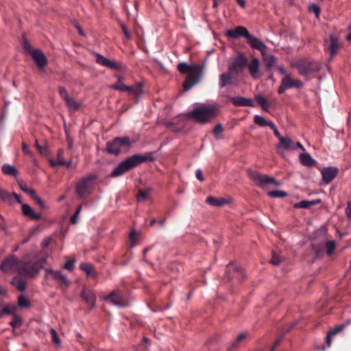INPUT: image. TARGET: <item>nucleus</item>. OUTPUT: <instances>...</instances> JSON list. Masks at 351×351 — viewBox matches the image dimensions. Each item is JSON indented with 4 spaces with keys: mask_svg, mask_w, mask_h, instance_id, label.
Instances as JSON below:
<instances>
[{
    "mask_svg": "<svg viewBox=\"0 0 351 351\" xmlns=\"http://www.w3.org/2000/svg\"><path fill=\"white\" fill-rule=\"evenodd\" d=\"M205 66V62L198 65H189L185 62H181L178 64L177 69L180 73L188 74L183 83L184 91H188L200 81Z\"/></svg>",
    "mask_w": 351,
    "mask_h": 351,
    "instance_id": "obj_1",
    "label": "nucleus"
},
{
    "mask_svg": "<svg viewBox=\"0 0 351 351\" xmlns=\"http://www.w3.org/2000/svg\"><path fill=\"white\" fill-rule=\"evenodd\" d=\"M154 160L155 158L152 152H147L143 155H133L119 163L110 175L112 177L120 176L143 162H152Z\"/></svg>",
    "mask_w": 351,
    "mask_h": 351,
    "instance_id": "obj_2",
    "label": "nucleus"
},
{
    "mask_svg": "<svg viewBox=\"0 0 351 351\" xmlns=\"http://www.w3.org/2000/svg\"><path fill=\"white\" fill-rule=\"evenodd\" d=\"M29 254H26L21 260L19 276L27 278H35L44 267L46 258L29 259Z\"/></svg>",
    "mask_w": 351,
    "mask_h": 351,
    "instance_id": "obj_3",
    "label": "nucleus"
},
{
    "mask_svg": "<svg viewBox=\"0 0 351 351\" xmlns=\"http://www.w3.org/2000/svg\"><path fill=\"white\" fill-rule=\"evenodd\" d=\"M218 113V110L211 106L202 104L187 113L186 117L199 123L205 124L214 119Z\"/></svg>",
    "mask_w": 351,
    "mask_h": 351,
    "instance_id": "obj_4",
    "label": "nucleus"
},
{
    "mask_svg": "<svg viewBox=\"0 0 351 351\" xmlns=\"http://www.w3.org/2000/svg\"><path fill=\"white\" fill-rule=\"evenodd\" d=\"M131 145L132 141L128 136L116 137L106 143V150L109 154L117 156L122 150L128 149Z\"/></svg>",
    "mask_w": 351,
    "mask_h": 351,
    "instance_id": "obj_5",
    "label": "nucleus"
},
{
    "mask_svg": "<svg viewBox=\"0 0 351 351\" xmlns=\"http://www.w3.org/2000/svg\"><path fill=\"white\" fill-rule=\"evenodd\" d=\"M293 66L298 70L301 75L305 77L318 72L321 69V64L319 62L309 60H301L295 62Z\"/></svg>",
    "mask_w": 351,
    "mask_h": 351,
    "instance_id": "obj_6",
    "label": "nucleus"
},
{
    "mask_svg": "<svg viewBox=\"0 0 351 351\" xmlns=\"http://www.w3.org/2000/svg\"><path fill=\"white\" fill-rule=\"evenodd\" d=\"M247 175L257 186L261 188H264L268 184L279 185V182L274 177L262 174L256 171L248 169Z\"/></svg>",
    "mask_w": 351,
    "mask_h": 351,
    "instance_id": "obj_7",
    "label": "nucleus"
},
{
    "mask_svg": "<svg viewBox=\"0 0 351 351\" xmlns=\"http://www.w3.org/2000/svg\"><path fill=\"white\" fill-rule=\"evenodd\" d=\"M21 260L18 259L14 255H10L4 258L2 261L0 269L4 273L20 274Z\"/></svg>",
    "mask_w": 351,
    "mask_h": 351,
    "instance_id": "obj_8",
    "label": "nucleus"
},
{
    "mask_svg": "<svg viewBox=\"0 0 351 351\" xmlns=\"http://www.w3.org/2000/svg\"><path fill=\"white\" fill-rule=\"evenodd\" d=\"M112 88L119 90L128 92L130 95H134L135 97H138L143 93V85L141 83H138L134 86H126L123 84L121 77H119V80L117 84L112 86Z\"/></svg>",
    "mask_w": 351,
    "mask_h": 351,
    "instance_id": "obj_9",
    "label": "nucleus"
},
{
    "mask_svg": "<svg viewBox=\"0 0 351 351\" xmlns=\"http://www.w3.org/2000/svg\"><path fill=\"white\" fill-rule=\"evenodd\" d=\"M97 176L89 175L87 177L82 178L76 185V193L81 198L86 197L89 193V190L96 180Z\"/></svg>",
    "mask_w": 351,
    "mask_h": 351,
    "instance_id": "obj_10",
    "label": "nucleus"
},
{
    "mask_svg": "<svg viewBox=\"0 0 351 351\" xmlns=\"http://www.w3.org/2000/svg\"><path fill=\"white\" fill-rule=\"evenodd\" d=\"M304 84L299 80H293L290 75H287L281 80L280 86L278 89L279 94H282L286 90L291 88H302Z\"/></svg>",
    "mask_w": 351,
    "mask_h": 351,
    "instance_id": "obj_11",
    "label": "nucleus"
},
{
    "mask_svg": "<svg viewBox=\"0 0 351 351\" xmlns=\"http://www.w3.org/2000/svg\"><path fill=\"white\" fill-rule=\"evenodd\" d=\"M247 64V58L243 54L240 53L234 58L233 62L229 66L228 71L238 76L242 73Z\"/></svg>",
    "mask_w": 351,
    "mask_h": 351,
    "instance_id": "obj_12",
    "label": "nucleus"
},
{
    "mask_svg": "<svg viewBox=\"0 0 351 351\" xmlns=\"http://www.w3.org/2000/svg\"><path fill=\"white\" fill-rule=\"evenodd\" d=\"M340 47L339 38L333 35H330L329 40H325V49L330 53L329 61L333 60Z\"/></svg>",
    "mask_w": 351,
    "mask_h": 351,
    "instance_id": "obj_13",
    "label": "nucleus"
},
{
    "mask_svg": "<svg viewBox=\"0 0 351 351\" xmlns=\"http://www.w3.org/2000/svg\"><path fill=\"white\" fill-rule=\"evenodd\" d=\"M96 58L97 63L108 69L119 71L125 69V66H123L121 63L117 61L110 60L101 54L97 53Z\"/></svg>",
    "mask_w": 351,
    "mask_h": 351,
    "instance_id": "obj_14",
    "label": "nucleus"
},
{
    "mask_svg": "<svg viewBox=\"0 0 351 351\" xmlns=\"http://www.w3.org/2000/svg\"><path fill=\"white\" fill-rule=\"evenodd\" d=\"M244 274L241 267L233 266L231 264L228 265L224 278L230 280H235L241 281L244 278Z\"/></svg>",
    "mask_w": 351,
    "mask_h": 351,
    "instance_id": "obj_15",
    "label": "nucleus"
},
{
    "mask_svg": "<svg viewBox=\"0 0 351 351\" xmlns=\"http://www.w3.org/2000/svg\"><path fill=\"white\" fill-rule=\"evenodd\" d=\"M45 278H53L56 280L61 287L64 286L65 287H67L70 284V281L67 278L59 271L47 269H46Z\"/></svg>",
    "mask_w": 351,
    "mask_h": 351,
    "instance_id": "obj_16",
    "label": "nucleus"
},
{
    "mask_svg": "<svg viewBox=\"0 0 351 351\" xmlns=\"http://www.w3.org/2000/svg\"><path fill=\"white\" fill-rule=\"evenodd\" d=\"M339 169L335 167H328L321 169L322 180L325 184H329L337 176Z\"/></svg>",
    "mask_w": 351,
    "mask_h": 351,
    "instance_id": "obj_17",
    "label": "nucleus"
},
{
    "mask_svg": "<svg viewBox=\"0 0 351 351\" xmlns=\"http://www.w3.org/2000/svg\"><path fill=\"white\" fill-rule=\"evenodd\" d=\"M105 300L118 306L124 307L128 305L123 295L117 291H112L108 295L105 297Z\"/></svg>",
    "mask_w": 351,
    "mask_h": 351,
    "instance_id": "obj_18",
    "label": "nucleus"
},
{
    "mask_svg": "<svg viewBox=\"0 0 351 351\" xmlns=\"http://www.w3.org/2000/svg\"><path fill=\"white\" fill-rule=\"evenodd\" d=\"M249 34L247 29L243 26H238L234 29L228 30L226 33V36L231 38L243 37L247 39Z\"/></svg>",
    "mask_w": 351,
    "mask_h": 351,
    "instance_id": "obj_19",
    "label": "nucleus"
},
{
    "mask_svg": "<svg viewBox=\"0 0 351 351\" xmlns=\"http://www.w3.org/2000/svg\"><path fill=\"white\" fill-rule=\"evenodd\" d=\"M246 40L247 43L250 45V46L252 48L259 50L261 53H264L266 51V45L259 38L250 34L249 36H247Z\"/></svg>",
    "mask_w": 351,
    "mask_h": 351,
    "instance_id": "obj_20",
    "label": "nucleus"
},
{
    "mask_svg": "<svg viewBox=\"0 0 351 351\" xmlns=\"http://www.w3.org/2000/svg\"><path fill=\"white\" fill-rule=\"evenodd\" d=\"M39 69H43L48 63L47 58L40 49H36L31 56Z\"/></svg>",
    "mask_w": 351,
    "mask_h": 351,
    "instance_id": "obj_21",
    "label": "nucleus"
},
{
    "mask_svg": "<svg viewBox=\"0 0 351 351\" xmlns=\"http://www.w3.org/2000/svg\"><path fill=\"white\" fill-rule=\"evenodd\" d=\"M80 295L90 308L95 306L96 295L93 290L84 289L82 291Z\"/></svg>",
    "mask_w": 351,
    "mask_h": 351,
    "instance_id": "obj_22",
    "label": "nucleus"
},
{
    "mask_svg": "<svg viewBox=\"0 0 351 351\" xmlns=\"http://www.w3.org/2000/svg\"><path fill=\"white\" fill-rule=\"evenodd\" d=\"M231 102L235 106H250L254 107L255 104L252 99L243 97H234L231 99Z\"/></svg>",
    "mask_w": 351,
    "mask_h": 351,
    "instance_id": "obj_23",
    "label": "nucleus"
},
{
    "mask_svg": "<svg viewBox=\"0 0 351 351\" xmlns=\"http://www.w3.org/2000/svg\"><path fill=\"white\" fill-rule=\"evenodd\" d=\"M24 276H21L18 274V276H15L12 279V285L14 286L16 289L19 291H24L26 289V281L23 278Z\"/></svg>",
    "mask_w": 351,
    "mask_h": 351,
    "instance_id": "obj_24",
    "label": "nucleus"
},
{
    "mask_svg": "<svg viewBox=\"0 0 351 351\" xmlns=\"http://www.w3.org/2000/svg\"><path fill=\"white\" fill-rule=\"evenodd\" d=\"M259 61L256 58L252 59L248 65V69L251 76L254 79H258L261 75L258 73Z\"/></svg>",
    "mask_w": 351,
    "mask_h": 351,
    "instance_id": "obj_25",
    "label": "nucleus"
},
{
    "mask_svg": "<svg viewBox=\"0 0 351 351\" xmlns=\"http://www.w3.org/2000/svg\"><path fill=\"white\" fill-rule=\"evenodd\" d=\"M22 211L25 216L28 217L32 219L39 220L42 218L41 215L35 213L32 208L28 204H23Z\"/></svg>",
    "mask_w": 351,
    "mask_h": 351,
    "instance_id": "obj_26",
    "label": "nucleus"
},
{
    "mask_svg": "<svg viewBox=\"0 0 351 351\" xmlns=\"http://www.w3.org/2000/svg\"><path fill=\"white\" fill-rule=\"evenodd\" d=\"M80 268L86 274L88 277L96 278L97 276V272L91 263H83L80 265Z\"/></svg>",
    "mask_w": 351,
    "mask_h": 351,
    "instance_id": "obj_27",
    "label": "nucleus"
},
{
    "mask_svg": "<svg viewBox=\"0 0 351 351\" xmlns=\"http://www.w3.org/2000/svg\"><path fill=\"white\" fill-rule=\"evenodd\" d=\"M233 73L230 71L226 73H223L219 75V86L221 88H224L228 84H232V79L233 77Z\"/></svg>",
    "mask_w": 351,
    "mask_h": 351,
    "instance_id": "obj_28",
    "label": "nucleus"
},
{
    "mask_svg": "<svg viewBox=\"0 0 351 351\" xmlns=\"http://www.w3.org/2000/svg\"><path fill=\"white\" fill-rule=\"evenodd\" d=\"M300 161L304 166L311 167L317 164V162L308 153H303L300 155Z\"/></svg>",
    "mask_w": 351,
    "mask_h": 351,
    "instance_id": "obj_29",
    "label": "nucleus"
},
{
    "mask_svg": "<svg viewBox=\"0 0 351 351\" xmlns=\"http://www.w3.org/2000/svg\"><path fill=\"white\" fill-rule=\"evenodd\" d=\"M261 53L263 58L265 69L267 71H270L276 62V58L272 55L266 54L265 52Z\"/></svg>",
    "mask_w": 351,
    "mask_h": 351,
    "instance_id": "obj_30",
    "label": "nucleus"
},
{
    "mask_svg": "<svg viewBox=\"0 0 351 351\" xmlns=\"http://www.w3.org/2000/svg\"><path fill=\"white\" fill-rule=\"evenodd\" d=\"M278 147H282L286 150L296 149V147H295L294 143L292 141V140L289 137L285 136L280 138Z\"/></svg>",
    "mask_w": 351,
    "mask_h": 351,
    "instance_id": "obj_31",
    "label": "nucleus"
},
{
    "mask_svg": "<svg viewBox=\"0 0 351 351\" xmlns=\"http://www.w3.org/2000/svg\"><path fill=\"white\" fill-rule=\"evenodd\" d=\"M206 202L213 206L215 207H221L226 204H227V201L223 198H217L213 196H209L206 198Z\"/></svg>",
    "mask_w": 351,
    "mask_h": 351,
    "instance_id": "obj_32",
    "label": "nucleus"
},
{
    "mask_svg": "<svg viewBox=\"0 0 351 351\" xmlns=\"http://www.w3.org/2000/svg\"><path fill=\"white\" fill-rule=\"evenodd\" d=\"M321 202L320 199H315L312 201L303 200L294 205L296 208H308L312 206L318 204Z\"/></svg>",
    "mask_w": 351,
    "mask_h": 351,
    "instance_id": "obj_33",
    "label": "nucleus"
},
{
    "mask_svg": "<svg viewBox=\"0 0 351 351\" xmlns=\"http://www.w3.org/2000/svg\"><path fill=\"white\" fill-rule=\"evenodd\" d=\"M346 327V324H341L339 326H337L333 329L330 330L327 335L326 337V342L328 344V346H330L331 345V337L338 334L341 331L343 330V329Z\"/></svg>",
    "mask_w": 351,
    "mask_h": 351,
    "instance_id": "obj_34",
    "label": "nucleus"
},
{
    "mask_svg": "<svg viewBox=\"0 0 351 351\" xmlns=\"http://www.w3.org/2000/svg\"><path fill=\"white\" fill-rule=\"evenodd\" d=\"M2 172L8 176H12L16 177L18 175L17 169L12 165L5 164L1 167Z\"/></svg>",
    "mask_w": 351,
    "mask_h": 351,
    "instance_id": "obj_35",
    "label": "nucleus"
},
{
    "mask_svg": "<svg viewBox=\"0 0 351 351\" xmlns=\"http://www.w3.org/2000/svg\"><path fill=\"white\" fill-rule=\"evenodd\" d=\"M254 122L261 127H272L273 122L265 120V119L260 115H255L254 117Z\"/></svg>",
    "mask_w": 351,
    "mask_h": 351,
    "instance_id": "obj_36",
    "label": "nucleus"
},
{
    "mask_svg": "<svg viewBox=\"0 0 351 351\" xmlns=\"http://www.w3.org/2000/svg\"><path fill=\"white\" fill-rule=\"evenodd\" d=\"M247 337H248V333L247 332H242V333L239 334L237 337V338L231 343V346H230L231 348L232 349H237L239 346V344L243 341L246 339Z\"/></svg>",
    "mask_w": 351,
    "mask_h": 351,
    "instance_id": "obj_37",
    "label": "nucleus"
},
{
    "mask_svg": "<svg viewBox=\"0 0 351 351\" xmlns=\"http://www.w3.org/2000/svg\"><path fill=\"white\" fill-rule=\"evenodd\" d=\"M149 193L150 189H139L136 195L137 201L139 202L146 201L149 198Z\"/></svg>",
    "mask_w": 351,
    "mask_h": 351,
    "instance_id": "obj_38",
    "label": "nucleus"
},
{
    "mask_svg": "<svg viewBox=\"0 0 351 351\" xmlns=\"http://www.w3.org/2000/svg\"><path fill=\"white\" fill-rule=\"evenodd\" d=\"M255 99L257 103L261 106L262 109L266 112L269 111L268 108V101L263 96L258 95L255 97Z\"/></svg>",
    "mask_w": 351,
    "mask_h": 351,
    "instance_id": "obj_39",
    "label": "nucleus"
},
{
    "mask_svg": "<svg viewBox=\"0 0 351 351\" xmlns=\"http://www.w3.org/2000/svg\"><path fill=\"white\" fill-rule=\"evenodd\" d=\"M66 106L71 110H75L80 108V103L75 101L73 99L69 97L66 100H65Z\"/></svg>",
    "mask_w": 351,
    "mask_h": 351,
    "instance_id": "obj_40",
    "label": "nucleus"
},
{
    "mask_svg": "<svg viewBox=\"0 0 351 351\" xmlns=\"http://www.w3.org/2000/svg\"><path fill=\"white\" fill-rule=\"evenodd\" d=\"M18 304L22 308H28L30 306V302L28 299L23 295H20L18 298Z\"/></svg>",
    "mask_w": 351,
    "mask_h": 351,
    "instance_id": "obj_41",
    "label": "nucleus"
},
{
    "mask_svg": "<svg viewBox=\"0 0 351 351\" xmlns=\"http://www.w3.org/2000/svg\"><path fill=\"white\" fill-rule=\"evenodd\" d=\"M20 189L27 193L31 198L34 197L36 193L33 189H29L25 184H23L22 182H19Z\"/></svg>",
    "mask_w": 351,
    "mask_h": 351,
    "instance_id": "obj_42",
    "label": "nucleus"
},
{
    "mask_svg": "<svg viewBox=\"0 0 351 351\" xmlns=\"http://www.w3.org/2000/svg\"><path fill=\"white\" fill-rule=\"evenodd\" d=\"M268 195L271 197L283 198L287 196V193L282 191H271L268 192Z\"/></svg>",
    "mask_w": 351,
    "mask_h": 351,
    "instance_id": "obj_43",
    "label": "nucleus"
},
{
    "mask_svg": "<svg viewBox=\"0 0 351 351\" xmlns=\"http://www.w3.org/2000/svg\"><path fill=\"white\" fill-rule=\"evenodd\" d=\"M326 253L328 256H330L333 254L334 250L335 249V243L334 241H328L326 245Z\"/></svg>",
    "mask_w": 351,
    "mask_h": 351,
    "instance_id": "obj_44",
    "label": "nucleus"
},
{
    "mask_svg": "<svg viewBox=\"0 0 351 351\" xmlns=\"http://www.w3.org/2000/svg\"><path fill=\"white\" fill-rule=\"evenodd\" d=\"M13 316L12 320L10 322V325L14 328H17L21 326L22 323L21 318L16 313Z\"/></svg>",
    "mask_w": 351,
    "mask_h": 351,
    "instance_id": "obj_45",
    "label": "nucleus"
},
{
    "mask_svg": "<svg viewBox=\"0 0 351 351\" xmlns=\"http://www.w3.org/2000/svg\"><path fill=\"white\" fill-rule=\"evenodd\" d=\"M23 48L26 53L31 56L32 55V52L36 50L32 49L31 44L26 39H24L23 41Z\"/></svg>",
    "mask_w": 351,
    "mask_h": 351,
    "instance_id": "obj_46",
    "label": "nucleus"
},
{
    "mask_svg": "<svg viewBox=\"0 0 351 351\" xmlns=\"http://www.w3.org/2000/svg\"><path fill=\"white\" fill-rule=\"evenodd\" d=\"M282 262V258L278 255L276 252H273L272 258L270 263L274 265H278Z\"/></svg>",
    "mask_w": 351,
    "mask_h": 351,
    "instance_id": "obj_47",
    "label": "nucleus"
},
{
    "mask_svg": "<svg viewBox=\"0 0 351 351\" xmlns=\"http://www.w3.org/2000/svg\"><path fill=\"white\" fill-rule=\"evenodd\" d=\"M50 333H51V340H52V341L53 343H56V344H59L60 343V339L58 337V333L56 331V330L53 329V328H51L50 329Z\"/></svg>",
    "mask_w": 351,
    "mask_h": 351,
    "instance_id": "obj_48",
    "label": "nucleus"
},
{
    "mask_svg": "<svg viewBox=\"0 0 351 351\" xmlns=\"http://www.w3.org/2000/svg\"><path fill=\"white\" fill-rule=\"evenodd\" d=\"M308 9L310 12L315 13L317 17L319 16L321 10L317 4L311 5Z\"/></svg>",
    "mask_w": 351,
    "mask_h": 351,
    "instance_id": "obj_49",
    "label": "nucleus"
},
{
    "mask_svg": "<svg viewBox=\"0 0 351 351\" xmlns=\"http://www.w3.org/2000/svg\"><path fill=\"white\" fill-rule=\"evenodd\" d=\"M224 129L221 124H217L213 129L214 135L218 138V135L223 132Z\"/></svg>",
    "mask_w": 351,
    "mask_h": 351,
    "instance_id": "obj_50",
    "label": "nucleus"
},
{
    "mask_svg": "<svg viewBox=\"0 0 351 351\" xmlns=\"http://www.w3.org/2000/svg\"><path fill=\"white\" fill-rule=\"evenodd\" d=\"M58 92H59L60 96L62 97V99L64 101L66 100L69 97L68 93L64 87L59 86Z\"/></svg>",
    "mask_w": 351,
    "mask_h": 351,
    "instance_id": "obj_51",
    "label": "nucleus"
},
{
    "mask_svg": "<svg viewBox=\"0 0 351 351\" xmlns=\"http://www.w3.org/2000/svg\"><path fill=\"white\" fill-rule=\"evenodd\" d=\"M0 197L3 201H8L10 199L11 195L8 191L0 189Z\"/></svg>",
    "mask_w": 351,
    "mask_h": 351,
    "instance_id": "obj_52",
    "label": "nucleus"
},
{
    "mask_svg": "<svg viewBox=\"0 0 351 351\" xmlns=\"http://www.w3.org/2000/svg\"><path fill=\"white\" fill-rule=\"evenodd\" d=\"M32 199L43 209L45 208V204L44 202L36 194Z\"/></svg>",
    "mask_w": 351,
    "mask_h": 351,
    "instance_id": "obj_53",
    "label": "nucleus"
},
{
    "mask_svg": "<svg viewBox=\"0 0 351 351\" xmlns=\"http://www.w3.org/2000/svg\"><path fill=\"white\" fill-rule=\"evenodd\" d=\"M313 250L317 256H320L324 253V248L321 245H313Z\"/></svg>",
    "mask_w": 351,
    "mask_h": 351,
    "instance_id": "obj_54",
    "label": "nucleus"
},
{
    "mask_svg": "<svg viewBox=\"0 0 351 351\" xmlns=\"http://www.w3.org/2000/svg\"><path fill=\"white\" fill-rule=\"evenodd\" d=\"M75 261L74 259L68 261L64 265V268L71 271L74 268Z\"/></svg>",
    "mask_w": 351,
    "mask_h": 351,
    "instance_id": "obj_55",
    "label": "nucleus"
},
{
    "mask_svg": "<svg viewBox=\"0 0 351 351\" xmlns=\"http://www.w3.org/2000/svg\"><path fill=\"white\" fill-rule=\"evenodd\" d=\"M62 154H63V151L62 149H59L58 152V159H57L58 164L59 165H66V162L62 158Z\"/></svg>",
    "mask_w": 351,
    "mask_h": 351,
    "instance_id": "obj_56",
    "label": "nucleus"
},
{
    "mask_svg": "<svg viewBox=\"0 0 351 351\" xmlns=\"http://www.w3.org/2000/svg\"><path fill=\"white\" fill-rule=\"evenodd\" d=\"M121 27L122 31H123L125 38L128 40L130 39L131 38V34L128 31L127 27L124 24H123V23L121 25Z\"/></svg>",
    "mask_w": 351,
    "mask_h": 351,
    "instance_id": "obj_57",
    "label": "nucleus"
},
{
    "mask_svg": "<svg viewBox=\"0 0 351 351\" xmlns=\"http://www.w3.org/2000/svg\"><path fill=\"white\" fill-rule=\"evenodd\" d=\"M270 128L274 131V134L276 138L280 140V138H282V136L280 135L279 131L278 130L277 128L276 127L275 124L273 123V126L270 127Z\"/></svg>",
    "mask_w": 351,
    "mask_h": 351,
    "instance_id": "obj_58",
    "label": "nucleus"
},
{
    "mask_svg": "<svg viewBox=\"0 0 351 351\" xmlns=\"http://www.w3.org/2000/svg\"><path fill=\"white\" fill-rule=\"evenodd\" d=\"M346 214L348 219H351V202H348L346 208Z\"/></svg>",
    "mask_w": 351,
    "mask_h": 351,
    "instance_id": "obj_59",
    "label": "nucleus"
},
{
    "mask_svg": "<svg viewBox=\"0 0 351 351\" xmlns=\"http://www.w3.org/2000/svg\"><path fill=\"white\" fill-rule=\"evenodd\" d=\"M51 241V238H49V237L45 238L43 241V243H42L43 247H44V248L47 247L49 245Z\"/></svg>",
    "mask_w": 351,
    "mask_h": 351,
    "instance_id": "obj_60",
    "label": "nucleus"
},
{
    "mask_svg": "<svg viewBox=\"0 0 351 351\" xmlns=\"http://www.w3.org/2000/svg\"><path fill=\"white\" fill-rule=\"evenodd\" d=\"M195 176L197 180H199V181H204V178L202 175V172L200 169L196 170Z\"/></svg>",
    "mask_w": 351,
    "mask_h": 351,
    "instance_id": "obj_61",
    "label": "nucleus"
},
{
    "mask_svg": "<svg viewBox=\"0 0 351 351\" xmlns=\"http://www.w3.org/2000/svg\"><path fill=\"white\" fill-rule=\"evenodd\" d=\"M37 149L41 154H47V147L40 145V146H38V148Z\"/></svg>",
    "mask_w": 351,
    "mask_h": 351,
    "instance_id": "obj_62",
    "label": "nucleus"
},
{
    "mask_svg": "<svg viewBox=\"0 0 351 351\" xmlns=\"http://www.w3.org/2000/svg\"><path fill=\"white\" fill-rule=\"evenodd\" d=\"M136 236V233L135 232H132L130 234V239L131 240V245L133 246L134 245V237Z\"/></svg>",
    "mask_w": 351,
    "mask_h": 351,
    "instance_id": "obj_63",
    "label": "nucleus"
},
{
    "mask_svg": "<svg viewBox=\"0 0 351 351\" xmlns=\"http://www.w3.org/2000/svg\"><path fill=\"white\" fill-rule=\"evenodd\" d=\"M22 149H23V152L25 154L30 153L29 147L25 143H23Z\"/></svg>",
    "mask_w": 351,
    "mask_h": 351,
    "instance_id": "obj_64",
    "label": "nucleus"
}]
</instances>
